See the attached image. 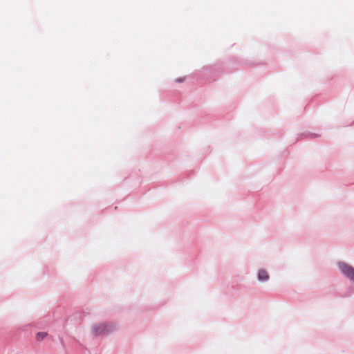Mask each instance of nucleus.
Wrapping results in <instances>:
<instances>
[{"label":"nucleus","instance_id":"f03ea898","mask_svg":"<svg viewBox=\"0 0 354 354\" xmlns=\"http://www.w3.org/2000/svg\"><path fill=\"white\" fill-rule=\"evenodd\" d=\"M92 330L94 335H100L107 333L109 329L108 325L101 324L94 326L92 328Z\"/></svg>","mask_w":354,"mask_h":354},{"label":"nucleus","instance_id":"f257e3e1","mask_svg":"<svg viewBox=\"0 0 354 354\" xmlns=\"http://www.w3.org/2000/svg\"><path fill=\"white\" fill-rule=\"evenodd\" d=\"M339 267L344 274L354 281V268L352 266L345 263H339Z\"/></svg>","mask_w":354,"mask_h":354},{"label":"nucleus","instance_id":"7ed1b4c3","mask_svg":"<svg viewBox=\"0 0 354 354\" xmlns=\"http://www.w3.org/2000/svg\"><path fill=\"white\" fill-rule=\"evenodd\" d=\"M269 278V275L266 270H260L258 273V279L260 281H266Z\"/></svg>","mask_w":354,"mask_h":354},{"label":"nucleus","instance_id":"39448f33","mask_svg":"<svg viewBox=\"0 0 354 354\" xmlns=\"http://www.w3.org/2000/svg\"><path fill=\"white\" fill-rule=\"evenodd\" d=\"M184 80H185V77H180V78L176 79V82H183Z\"/></svg>","mask_w":354,"mask_h":354},{"label":"nucleus","instance_id":"20e7f679","mask_svg":"<svg viewBox=\"0 0 354 354\" xmlns=\"http://www.w3.org/2000/svg\"><path fill=\"white\" fill-rule=\"evenodd\" d=\"M46 333H44V332H39L37 334V340H41L43 339L46 336Z\"/></svg>","mask_w":354,"mask_h":354}]
</instances>
